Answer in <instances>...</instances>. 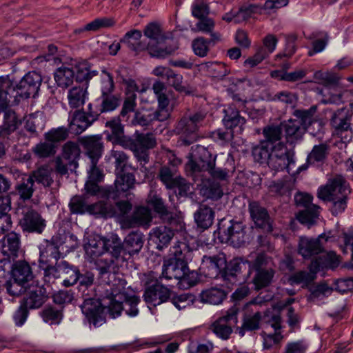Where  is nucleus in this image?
Instances as JSON below:
<instances>
[{"label": "nucleus", "instance_id": "nucleus-1", "mask_svg": "<svg viewBox=\"0 0 353 353\" xmlns=\"http://www.w3.org/2000/svg\"><path fill=\"white\" fill-rule=\"evenodd\" d=\"M140 299L137 296H127L120 299H114L108 303L106 306L93 305L90 301H86L81 306V311L85 315L90 323L95 327H99L105 322V315L108 314L112 319H115L125 311L129 316L134 317L139 314L137 305Z\"/></svg>", "mask_w": 353, "mask_h": 353}, {"label": "nucleus", "instance_id": "nucleus-2", "mask_svg": "<svg viewBox=\"0 0 353 353\" xmlns=\"http://www.w3.org/2000/svg\"><path fill=\"white\" fill-rule=\"evenodd\" d=\"M351 192L347 181L343 176L336 175L330 179L325 185L319 188L317 196L328 204L329 211L336 216L345 212Z\"/></svg>", "mask_w": 353, "mask_h": 353}, {"label": "nucleus", "instance_id": "nucleus-3", "mask_svg": "<svg viewBox=\"0 0 353 353\" xmlns=\"http://www.w3.org/2000/svg\"><path fill=\"white\" fill-rule=\"evenodd\" d=\"M41 82V76L34 71L27 73L15 85L8 75L0 77V112L7 108L10 102L9 98L15 92L21 97L28 98L31 95L34 97Z\"/></svg>", "mask_w": 353, "mask_h": 353}, {"label": "nucleus", "instance_id": "nucleus-4", "mask_svg": "<svg viewBox=\"0 0 353 353\" xmlns=\"http://www.w3.org/2000/svg\"><path fill=\"white\" fill-rule=\"evenodd\" d=\"M104 256L95 261L96 269L103 277L114 272L119 265L128 261L121 239L116 234L105 239Z\"/></svg>", "mask_w": 353, "mask_h": 353}, {"label": "nucleus", "instance_id": "nucleus-5", "mask_svg": "<svg viewBox=\"0 0 353 353\" xmlns=\"http://www.w3.org/2000/svg\"><path fill=\"white\" fill-rule=\"evenodd\" d=\"M216 156L212 157L210 152L205 148H202L200 155L190 159L187 167L192 172H208L210 176L216 180L227 181L229 172L234 170L233 160L229 157L223 166L216 164Z\"/></svg>", "mask_w": 353, "mask_h": 353}, {"label": "nucleus", "instance_id": "nucleus-6", "mask_svg": "<svg viewBox=\"0 0 353 353\" xmlns=\"http://www.w3.org/2000/svg\"><path fill=\"white\" fill-rule=\"evenodd\" d=\"M188 247L186 243L178 242L171 249L170 253L164 257L162 272L159 279L179 280L188 271L187 253Z\"/></svg>", "mask_w": 353, "mask_h": 353}, {"label": "nucleus", "instance_id": "nucleus-7", "mask_svg": "<svg viewBox=\"0 0 353 353\" xmlns=\"http://www.w3.org/2000/svg\"><path fill=\"white\" fill-rule=\"evenodd\" d=\"M143 33L145 37L149 39L146 43V49L153 57L164 59L172 54L178 49L176 45L166 46L164 48L161 46L165 43L166 37L157 23H148L145 27Z\"/></svg>", "mask_w": 353, "mask_h": 353}, {"label": "nucleus", "instance_id": "nucleus-8", "mask_svg": "<svg viewBox=\"0 0 353 353\" xmlns=\"http://www.w3.org/2000/svg\"><path fill=\"white\" fill-rule=\"evenodd\" d=\"M246 226L240 221L222 219L218 223V239L221 243L241 247L246 241Z\"/></svg>", "mask_w": 353, "mask_h": 353}, {"label": "nucleus", "instance_id": "nucleus-9", "mask_svg": "<svg viewBox=\"0 0 353 353\" xmlns=\"http://www.w3.org/2000/svg\"><path fill=\"white\" fill-rule=\"evenodd\" d=\"M205 116L203 111L188 112L176 123L174 131L185 137L183 141L185 145H190L196 140V134Z\"/></svg>", "mask_w": 353, "mask_h": 353}, {"label": "nucleus", "instance_id": "nucleus-10", "mask_svg": "<svg viewBox=\"0 0 353 353\" xmlns=\"http://www.w3.org/2000/svg\"><path fill=\"white\" fill-rule=\"evenodd\" d=\"M240 307L236 304L230 307L226 314L214 321L210 330L219 339L228 340L233 332V327L237 325Z\"/></svg>", "mask_w": 353, "mask_h": 353}, {"label": "nucleus", "instance_id": "nucleus-11", "mask_svg": "<svg viewBox=\"0 0 353 353\" xmlns=\"http://www.w3.org/2000/svg\"><path fill=\"white\" fill-rule=\"evenodd\" d=\"M21 217L19 225L23 232L41 234L46 227V221L32 206L22 205L19 203L18 209Z\"/></svg>", "mask_w": 353, "mask_h": 353}, {"label": "nucleus", "instance_id": "nucleus-12", "mask_svg": "<svg viewBox=\"0 0 353 353\" xmlns=\"http://www.w3.org/2000/svg\"><path fill=\"white\" fill-rule=\"evenodd\" d=\"M323 238L327 241L329 236L325 234H320L317 238L300 236L296 248L298 254L304 260H313L325 252L324 245L321 243V239Z\"/></svg>", "mask_w": 353, "mask_h": 353}, {"label": "nucleus", "instance_id": "nucleus-13", "mask_svg": "<svg viewBox=\"0 0 353 353\" xmlns=\"http://www.w3.org/2000/svg\"><path fill=\"white\" fill-rule=\"evenodd\" d=\"M148 203L163 223H168L170 227H175L176 230L183 229L184 223L181 218L168 210L161 196L154 194L150 197Z\"/></svg>", "mask_w": 353, "mask_h": 353}, {"label": "nucleus", "instance_id": "nucleus-14", "mask_svg": "<svg viewBox=\"0 0 353 353\" xmlns=\"http://www.w3.org/2000/svg\"><path fill=\"white\" fill-rule=\"evenodd\" d=\"M271 152L268 165L275 171H281L294 163L293 154L283 142H279L270 147Z\"/></svg>", "mask_w": 353, "mask_h": 353}, {"label": "nucleus", "instance_id": "nucleus-15", "mask_svg": "<svg viewBox=\"0 0 353 353\" xmlns=\"http://www.w3.org/2000/svg\"><path fill=\"white\" fill-rule=\"evenodd\" d=\"M134 183L133 174L125 172L117 173L114 187H110L106 190L107 199L116 200L120 197H127L128 191L134 188Z\"/></svg>", "mask_w": 353, "mask_h": 353}, {"label": "nucleus", "instance_id": "nucleus-16", "mask_svg": "<svg viewBox=\"0 0 353 353\" xmlns=\"http://www.w3.org/2000/svg\"><path fill=\"white\" fill-rule=\"evenodd\" d=\"M169 117L170 114L163 111L157 112L154 108L142 109L134 112L131 123L134 126L138 125L148 128L156 121L163 122L166 121Z\"/></svg>", "mask_w": 353, "mask_h": 353}, {"label": "nucleus", "instance_id": "nucleus-17", "mask_svg": "<svg viewBox=\"0 0 353 353\" xmlns=\"http://www.w3.org/2000/svg\"><path fill=\"white\" fill-rule=\"evenodd\" d=\"M108 130L104 132L106 135V139L113 145H119L124 148L128 145L130 140V136L124 133V125L122 124L119 117H114L107 121L105 124Z\"/></svg>", "mask_w": 353, "mask_h": 353}, {"label": "nucleus", "instance_id": "nucleus-18", "mask_svg": "<svg viewBox=\"0 0 353 353\" xmlns=\"http://www.w3.org/2000/svg\"><path fill=\"white\" fill-rule=\"evenodd\" d=\"M61 244L57 236H53L50 241H45L39 248V266L64 260V256L59 250Z\"/></svg>", "mask_w": 353, "mask_h": 353}, {"label": "nucleus", "instance_id": "nucleus-19", "mask_svg": "<svg viewBox=\"0 0 353 353\" xmlns=\"http://www.w3.org/2000/svg\"><path fill=\"white\" fill-rule=\"evenodd\" d=\"M68 73L70 77L78 83H85L84 85L98 74V71L91 70L89 63L85 61L79 62L71 59L70 61L68 62Z\"/></svg>", "mask_w": 353, "mask_h": 353}, {"label": "nucleus", "instance_id": "nucleus-20", "mask_svg": "<svg viewBox=\"0 0 353 353\" xmlns=\"http://www.w3.org/2000/svg\"><path fill=\"white\" fill-rule=\"evenodd\" d=\"M248 211L256 227L269 232L273 230L272 222L268 210L258 201H250Z\"/></svg>", "mask_w": 353, "mask_h": 353}, {"label": "nucleus", "instance_id": "nucleus-21", "mask_svg": "<svg viewBox=\"0 0 353 353\" xmlns=\"http://www.w3.org/2000/svg\"><path fill=\"white\" fill-rule=\"evenodd\" d=\"M48 299L46 290L37 281H33L28 288L22 304L29 309L40 307Z\"/></svg>", "mask_w": 353, "mask_h": 353}, {"label": "nucleus", "instance_id": "nucleus-22", "mask_svg": "<svg viewBox=\"0 0 353 353\" xmlns=\"http://www.w3.org/2000/svg\"><path fill=\"white\" fill-rule=\"evenodd\" d=\"M1 252L9 259L14 260L22 252L21 236L15 232L6 234L0 241Z\"/></svg>", "mask_w": 353, "mask_h": 353}, {"label": "nucleus", "instance_id": "nucleus-23", "mask_svg": "<svg viewBox=\"0 0 353 353\" xmlns=\"http://www.w3.org/2000/svg\"><path fill=\"white\" fill-rule=\"evenodd\" d=\"M99 114H86L83 111H74L68 125V132L78 135L84 132L98 118Z\"/></svg>", "mask_w": 353, "mask_h": 353}, {"label": "nucleus", "instance_id": "nucleus-24", "mask_svg": "<svg viewBox=\"0 0 353 353\" xmlns=\"http://www.w3.org/2000/svg\"><path fill=\"white\" fill-rule=\"evenodd\" d=\"M130 141L124 149H128L133 152L148 150L154 148L157 145L155 136L152 132L143 133L136 130L132 136L130 137Z\"/></svg>", "mask_w": 353, "mask_h": 353}, {"label": "nucleus", "instance_id": "nucleus-25", "mask_svg": "<svg viewBox=\"0 0 353 353\" xmlns=\"http://www.w3.org/2000/svg\"><path fill=\"white\" fill-rule=\"evenodd\" d=\"M79 143L85 151L90 161H99L103 152V143L101 135H93L79 138Z\"/></svg>", "mask_w": 353, "mask_h": 353}, {"label": "nucleus", "instance_id": "nucleus-26", "mask_svg": "<svg viewBox=\"0 0 353 353\" xmlns=\"http://www.w3.org/2000/svg\"><path fill=\"white\" fill-rule=\"evenodd\" d=\"M170 296L171 291L157 281L145 290L143 299L146 303L157 306L166 302Z\"/></svg>", "mask_w": 353, "mask_h": 353}, {"label": "nucleus", "instance_id": "nucleus-27", "mask_svg": "<svg viewBox=\"0 0 353 353\" xmlns=\"http://www.w3.org/2000/svg\"><path fill=\"white\" fill-rule=\"evenodd\" d=\"M225 266L224 257L219 256H203L202 259L201 269L205 276L216 279L220 276L222 279V272Z\"/></svg>", "mask_w": 353, "mask_h": 353}, {"label": "nucleus", "instance_id": "nucleus-28", "mask_svg": "<svg viewBox=\"0 0 353 353\" xmlns=\"http://www.w3.org/2000/svg\"><path fill=\"white\" fill-rule=\"evenodd\" d=\"M113 280L111 282H106L104 284V296L103 297V301L105 299L109 302H112L114 299H120L121 297H126L128 296L126 292L127 282L125 279L116 277L114 274L112 275Z\"/></svg>", "mask_w": 353, "mask_h": 353}, {"label": "nucleus", "instance_id": "nucleus-29", "mask_svg": "<svg viewBox=\"0 0 353 353\" xmlns=\"http://www.w3.org/2000/svg\"><path fill=\"white\" fill-rule=\"evenodd\" d=\"M339 262L334 252H323L311 261L308 269L313 273H317L320 270L334 269L339 266Z\"/></svg>", "mask_w": 353, "mask_h": 353}, {"label": "nucleus", "instance_id": "nucleus-30", "mask_svg": "<svg viewBox=\"0 0 353 353\" xmlns=\"http://www.w3.org/2000/svg\"><path fill=\"white\" fill-rule=\"evenodd\" d=\"M176 230L175 227L157 226L152 229L150 232V240L156 245L159 250L168 246L171 240L173 239L174 232Z\"/></svg>", "mask_w": 353, "mask_h": 353}, {"label": "nucleus", "instance_id": "nucleus-31", "mask_svg": "<svg viewBox=\"0 0 353 353\" xmlns=\"http://www.w3.org/2000/svg\"><path fill=\"white\" fill-rule=\"evenodd\" d=\"M152 219L150 210L144 206L135 208L132 215L125 218L123 225L127 228L149 226Z\"/></svg>", "mask_w": 353, "mask_h": 353}, {"label": "nucleus", "instance_id": "nucleus-32", "mask_svg": "<svg viewBox=\"0 0 353 353\" xmlns=\"http://www.w3.org/2000/svg\"><path fill=\"white\" fill-rule=\"evenodd\" d=\"M19 121L15 112L11 110H6L3 123L0 125V139L12 142L13 134L17 128Z\"/></svg>", "mask_w": 353, "mask_h": 353}, {"label": "nucleus", "instance_id": "nucleus-33", "mask_svg": "<svg viewBox=\"0 0 353 353\" xmlns=\"http://www.w3.org/2000/svg\"><path fill=\"white\" fill-rule=\"evenodd\" d=\"M283 131H285V139L288 143L294 144L301 140L305 130L301 125V121L297 119H290L281 122Z\"/></svg>", "mask_w": 353, "mask_h": 353}, {"label": "nucleus", "instance_id": "nucleus-34", "mask_svg": "<svg viewBox=\"0 0 353 353\" xmlns=\"http://www.w3.org/2000/svg\"><path fill=\"white\" fill-rule=\"evenodd\" d=\"M10 274L12 279L24 285L33 279L32 268L25 261H18L13 263Z\"/></svg>", "mask_w": 353, "mask_h": 353}, {"label": "nucleus", "instance_id": "nucleus-35", "mask_svg": "<svg viewBox=\"0 0 353 353\" xmlns=\"http://www.w3.org/2000/svg\"><path fill=\"white\" fill-rule=\"evenodd\" d=\"M215 212L210 207L201 205L194 214V222L202 231L208 230L214 222Z\"/></svg>", "mask_w": 353, "mask_h": 353}, {"label": "nucleus", "instance_id": "nucleus-36", "mask_svg": "<svg viewBox=\"0 0 353 353\" xmlns=\"http://www.w3.org/2000/svg\"><path fill=\"white\" fill-rule=\"evenodd\" d=\"M128 260L134 254H138L144 243V235L140 232H131L123 241Z\"/></svg>", "mask_w": 353, "mask_h": 353}, {"label": "nucleus", "instance_id": "nucleus-37", "mask_svg": "<svg viewBox=\"0 0 353 353\" xmlns=\"http://www.w3.org/2000/svg\"><path fill=\"white\" fill-rule=\"evenodd\" d=\"M105 237L97 236L88 239L87 243L84 245V250L86 256L91 261L99 257L103 256L105 248Z\"/></svg>", "mask_w": 353, "mask_h": 353}, {"label": "nucleus", "instance_id": "nucleus-38", "mask_svg": "<svg viewBox=\"0 0 353 353\" xmlns=\"http://www.w3.org/2000/svg\"><path fill=\"white\" fill-rule=\"evenodd\" d=\"M142 33L139 30H132L127 32L120 42L125 44L127 47L134 52H139L147 50L146 42L141 41Z\"/></svg>", "mask_w": 353, "mask_h": 353}, {"label": "nucleus", "instance_id": "nucleus-39", "mask_svg": "<svg viewBox=\"0 0 353 353\" xmlns=\"http://www.w3.org/2000/svg\"><path fill=\"white\" fill-rule=\"evenodd\" d=\"M245 262L241 259H234L230 261L228 265L225 264L222 272V279L228 281L230 284H234L238 281L237 275L239 274L243 267L245 268Z\"/></svg>", "mask_w": 353, "mask_h": 353}, {"label": "nucleus", "instance_id": "nucleus-40", "mask_svg": "<svg viewBox=\"0 0 353 353\" xmlns=\"http://www.w3.org/2000/svg\"><path fill=\"white\" fill-rule=\"evenodd\" d=\"M225 116L223 122L227 129L233 131V129L238 128L240 132L245 123V119L240 115L239 111L232 107L224 110Z\"/></svg>", "mask_w": 353, "mask_h": 353}, {"label": "nucleus", "instance_id": "nucleus-41", "mask_svg": "<svg viewBox=\"0 0 353 353\" xmlns=\"http://www.w3.org/2000/svg\"><path fill=\"white\" fill-rule=\"evenodd\" d=\"M351 114H349L345 108L336 110L330 119V123L335 130L339 132L347 131L350 129Z\"/></svg>", "mask_w": 353, "mask_h": 353}, {"label": "nucleus", "instance_id": "nucleus-42", "mask_svg": "<svg viewBox=\"0 0 353 353\" xmlns=\"http://www.w3.org/2000/svg\"><path fill=\"white\" fill-rule=\"evenodd\" d=\"M41 265L39 268L44 271V278L46 282L50 283L52 279H58L61 274H64L66 270V262L65 260Z\"/></svg>", "mask_w": 353, "mask_h": 353}, {"label": "nucleus", "instance_id": "nucleus-43", "mask_svg": "<svg viewBox=\"0 0 353 353\" xmlns=\"http://www.w3.org/2000/svg\"><path fill=\"white\" fill-rule=\"evenodd\" d=\"M34 181L42 184L44 187H49L53 182L51 177V171L48 166L43 165L30 173L28 182L34 185Z\"/></svg>", "mask_w": 353, "mask_h": 353}, {"label": "nucleus", "instance_id": "nucleus-44", "mask_svg": "<svg viewBox=\"0 0 353 353\" xmlns=\"http://www.w3.org/2000/svg\"><path fill=\"white\" fill-rule=\"evenodd\" d=\"M200 298L203 303L219 305L226 298V292L219 288H210L203 290Z\"/></svg>", "mask_w": 353, "mask_h": 353}, {"label": "nucleus", "instance_id": "nucleus-45", "mask_svg": "<svg viewBox=\"0 0 353 353\" xmlns=\"http://www.w3.org/2000/svg\"><path fill=\"white\" fill-rule=\"evenodd\" d=\"M87 87L84 85L74 86L70 90L68 94L69 105L72 108H78L82 106L85 101Z\"/></svg>", "mask_w": 353, "mask_h": 353}, {"label": "nucleus", "instance_id": "nucleus-46", "mask_svg": "<svg viewBox=\"0 0 353 353\" xmlns=\"http://www.w3.org/2000/svg\"><path fill=\"white\" fill-rule=\"evenodd\" d=\"M99 100L100 101L99 113L112 112L121 104L119 95L113 94L112 93L101 94Z\"/></svg>", "mask_w": 353, "mask_h": 353}, {"label": "nucleus", "instance_id": "nucleus-47", "mask_svg": "<svg viewBox=\"0 0 353 353\" xmlns=\"http://www.w3.org/2000/svg\"><path fill=\"white\" fill-rule=\"evenodd\" d=\"M264 140L270 145H276L279 142H282L283 128L281 123L279 125H270L265 127L263 130Z\"/></svg>", "mask_w": 353, "mask_h": 353}, {"label": "nucleus", "instance_id": "nucleus-48", "mask_svg": "<svg viewBox=\"0 0 353 353\" xmlns=\"http://www.w3.org/2000/svg\"><path fill=\"white\" fill-rule=\"evenodd\" d=\"M274 274L275 272L272 268L256 271L253 278V283L255 288L260 290L268 286L271 283Z\"/></svg>", "mask_w": 353, "mask_h": 353}, {"label": "nucleus", "instance_id": "nucleus-49", "mask_svg": "<svg viewBox=\"0 0 353 353\" xmlns=\"http://www.w3.org/2000/svg\"><path fill=\"white\" fill-rule=\"evenodd\" d=\"M201 68L212 77L217 79H223L230 72L226 65L221 62H206L201 64Z\"/></svg>", "mask_w": 353, "mask_h": 353}, {"label": "nucleus", "instance_id": "nucleus-50", "mask_svg": "<svg viewBox=\"0 0 353 353\" xmlns=\"http://www.w3.org/2000/svg\"><path fill=\"white\" fill-rule=\"evenodd\" d=\"M132 205L128 201H121L115 203L114 205L110 203V209L108 216L111 217H119L122 219V223L125 217L129 216L128 214L132 210Z\"/></svg>", "mask_w": 353, "mask_h": 353}, {"label": "nucleus", "instance_id": "nucleus-51", "mask_svg": "<svg viewBox=\"0 0 353 353\" xmlns=\"http://www.w3.org/2000/svg\"><path fill=\"white\" fill-rule=\"evenodd\" d=\"M63 308L64 306L61 308L48 306L41 312V316L46 323L58 324L63 318Z\"/></svg>", "mask_w": 353, "mask_h": 353}, {"label": "nucleus", "instance_id": "nucleus-52", "mask_svg": "<svg viewBox=\"0 0 353 353\" xmlns=\"http://www.w3.org/2000/svg\"><path fill=\"white\" fill-rule=\"evenodd\" d=\"M328 152L329 146L326 143L315 145L307 155V163L314 164L315 163L323 162L327 157Z\"/></svg>", "mask_w": 353, "mask_h": 353}, {"label": "nucleus", "instance_id": "nucleus-53", "mask_svg": "<svg viewBox=\"0 0 353 353\" xmlns=\"http://www.w3.org/2000/svg\"><path fill=\"white\" fill-rule=\"evenodd\" d=\"M271 146L266 141H261L259 145L253 147L252 154L254 161L261 164H268L271 152Z\"/></svg>", "mask_w": 353, "mask_h": 353}, {"label": "nucleus", "instance_id": "nucleus-54", "mask_svg": "<svg viewBox=\"0 0 353 353\" xmlns=\"http://www.w3.org/2000/svg\"><path fill=\"white\" fill-rule=\"evenodd\" d=\"M68 170L71 172H76L78 159L80 157V149L77 143L68 141Z\"/></svg>", "mask_w": 353, "mask_h": 353}, {"label": "nucleus", "instance_id": "nucleus-55", "mask_svg": "<svg viewBox=\"0 0 353 353\" xmlns=\"http://www.w3.org/2000/svg\"><path fill=\"white\" fill-rule=\"evenodd\" d=\"M246 263H248L250 268L255 271L272 268V266L273 265L272 257L268 256L264 252L258 253L253 261H246Z\"/></svg>", "mask_w": 353, "mask_h": 353}, {"label": "nucleus", "instance_id": "nucleus-56", "mask_svg": "<svg viewBox=\"0 0 353 353\" xmlns=\"http://www.w3.org/2000/svg\"><path fill=\"white\" fill-rule=\"evenodd\" d=\"M261 320V314L259 312L254 313L244 319L241 327L239 329V334L243 336L245 331H254L260 328V321Z\"/></svg>", "mask_w": 353, "mask_h": 353}, {"label": "nucleus", "instance_id": "nucleus-57", "mask_svg": "<svg viewBox=\"0 0 353 353\" xmlns=\"http://www.w3.org/2000/svg\"><path fill=\"white\" fill-rule=\"evenodd\" d=\"M172 303L178 309L181 310L194 304L196 297L190 293H183L170 296Z\"/></svg>", "mask_w": 353, "mask_h": 353}, {"label": "nucleus", "instance_id": "nucleus-58", "mask_svg": "<svg viewBox=\"0 0 353 353\" xmlns=\"http://www.w3.org/2000/svg\"><path fill=\"white\" fill-rule=\"evenodd\" d=\"M180 176H176V170L167 166L162 167L159 172V178L167 189H173V184Z\"/></svg>", "mask_w": 353, "mask_h": 353}, {"label": "nucleus", "instance_id": "nucleus-59", "mask_svg": "<svg viewBox=\"0 0 353 353\" xmlns=\"http://www.w3.org/2000/svg\"><path fill=\"white\" fill-rule=\"evenodd\" d=\"M54 143L45 140V141L37 143L32 149L33 153L39 158H48L53 156L57 152Z\"/></svg>", "mask_w": 353, "mask_h": 353}, {"label": "nucleus", "instance_id": "nucleus-60", "mask_svg": "<svg viewBox=\"0 0 353 353\" xmlns=\"http://www.w3.org/2000/svg\"><path fill=\"white\" fill-rule=\"evenodd\" d=\"M183 77L181 74L176 73L172 70L166 81L168 85L173 87L177 92H183L185 94L190 95L192 92L188 87L183 85Z\"/></svg>", "mask_w": 353, "mask_h": 353}, {"label": "nucleus", "instance_id": "nucleus-61", "mask_svg": "<svg viewBox=\"0 0 353 353\" xmlns=\"http://www.w3.org/2000/svg\"><path fill=\"white\" fill-rule=\"evenodd\" d=\"M116 21L112 17H98L87 23V29L90 32H97L101 29H105L113 27Z\"/></svg>", "mask_w": 353, "mask_h": 353}, {"label": "nucleus", "instance_id": "nucleus-62", "mask_svg": "<svg viewBox=\"0 0 353 353\" xmlns=\"http://www.w3.org/2000/svg\"><path fill=\"white\" fill-rule=\"evenodd\" d=\"M316 110L315 106H312L307 110H296L293 115L298 119L299 121H301V125L306 130L313 122V117Z\"/></svg>", "mask_w": 353, "mask_h": 353}, {"label": "nucleus", "instance_id": "nucleus-63", "mask_svg": "<svg viewBox=\"0 0 353 353\" xmlns=\"http://www.w3.org/2000/svg\"><path fill=\"white\" fill-rule=\"evenodd\" d=\"M43 136L46 141L54 143L57 148L59 143L66 139V128L64 127L52 128L46 132Z\"/></svg>", "mask_w": 353, "mask_h": 353}, {"label": "nucleus", "instance_id": "nucleus-64", "mask_svg": "<svg viewBox=\"0 0 353 353\" xmlns=\"http://www.w3.org/2000/svg\"><path fill=\"white\" fill-rule=\"evenodd\" d=\"M319 205H312V208L301 211L297 216V219L302 223L312 225L319 215Z\"/></svg>", "mask_w": 353, "mask_h": 353}]
</instances>
